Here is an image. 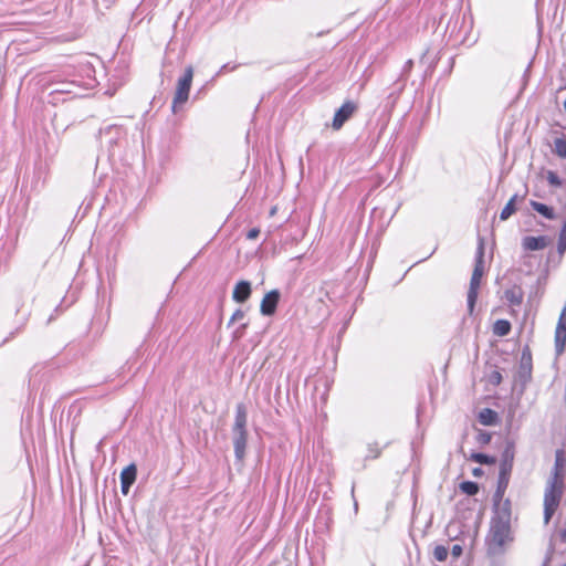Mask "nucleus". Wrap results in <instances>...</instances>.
I'll return each instance as SVG.
<instances>
[{"instance_id":"f257e3e1","label":"nucleus","mask_w":566,"mask_h":566,"mask_svg":"<svg viewBox=\"0 0 566 566\" xmlns=\"http://www.w3.org/2000/svg\"><path fill=\"white\" fill-rule=\"evenodd\" d=\"M512 541L511 526L507 521L493 520L488 535L486 544L491 554H500L504 546Z\"/></svg>"},{"instance_id":"f03ea898","label":"nucleus","mask_w":566,"mask_h":566,"mask_svg":"<svg viewBox=\"0 0 566 566\" xmlns=\"http://www.w3.org/2000/svg\"><path fill=\"white\" fill-rule=\"evenodd\" d=\"M564 492V484L558 482H547L544 491V523L547 525L556 513Z\"/></svg>"},{"instance_id":"7ed1b4c3","label":"nucleus","mask_w":566,"mask_h":566,"mask_svg":"<svg viewBox=\"0 0 566 566\" xmlns=\"http://www.w3.org/2000/svg\"><path fill=\"white\" fill-rule=\"evenodd\" d=\"M99 140L102 146L107 148L109 155L114 156L117 148L126 143V132L122 126L108 125L99 130Z\"/></svg>"},{"instance_id":"20e7f679","label":"nucleus","mask_w":566,"mask_h":566,"mask_svg":"<svg viewBox=\"0 0 566 566\" xmlns=\"http://www.w3.org/2000/svg\"><path fill=\"white\" fill-rule=\"evenodd\" d=\"M484 272V261H483V247L479 248L476 262L472 272V276L470 280V287L468 291V308L469 313L472 314L474 311V306L478 300L479 290L481 285V280Z\"/></svg>"},{"instance_id":"39448f33","label":"nucleus","mask_w":566,"mask_h":566,"mask_svg":"<svg viewBox=\"0 0 566 566\" xmlns=\"http://www.w3.org/2000/svg\"><path fill=\"white\" fill-rule=\"evenodd\" d=\"M193 77L192 66H187L184 75L178 80L171 109L174 113L177 112L178 107L184 105L189 98V92Z\"/></svg>"},{"instance_id":"423d86ee","label":"nucleus","mask_w":566,"mask_h":566,"mask_svg":"<svg viewBox=\"0 0 566 566\" xmlns=\"http://www.w3.org/2000/svg\"><path fill=\"white\" fill-rule=\"evenodd\" d=\"M358 111V104L354 101H346L334 114L332 127L339 130L344 124Z\"/></svg>"},{"instance_id":"0eeeda50","label":"nucleus","mask_w":566,"mask_h":566,"mask_svg":"<svg viewBox=\"0 0 566 566\" xmlns=\"http://www.w3.org/2000/svg\"><path fill=\"white\" fill-rule=\"evenodd\" d=\"M279 301L280 292L277 290L268 292L261 301L260 312L265 316H272L276 312Z\"/></svg>"},{"instance_id":"6e6552de","label":"nucleus","mask_w":566,"mask_h":566,"mask_svg":"<svg viewBox=\"0 0 566 566\" xmlns=\"http://www.w3.org/2000/svg\"><path fill=\"white\" fill-rule=\"evenodd\" d=\"M566 345V311L563 310L555 329V347L559 355L564 352Z\"/></svg>"},{"instance_id":"1a4fd4ad","label":"nucleus","mask_w":566,"mask_h":566,"mask_svg":"<svg viewBox=\"0 0 566 566\" xmlns=\"http://www.w3.org/2000/svg\"><path fill=\"white\" fill-rule=\"evenodd\" d=\"M137 478V468L134 463L127 465L120 472V490L124 495L129 493L132 485L135 483Z\"/></svg>"},{"instance_id":"9d476101","label":"nucleus","mask_w":566,"mask_h":566,"mask_svg":"<svg viewBox=\"0 0 566 566\" xmlns=\"http://www.w3.org/2000/svg\"><path fill=\"white\" fill-rule=\"evenodd\" d=\"M565 451L563 449H558L555 452V463L553 469V475L551 478V482H558L564 484V467H565Z\"/></svg>"},{"instance_id":"9b49d317","label":"nucleus","mask_w":566,"mask_h":566,"mask_svg":"<svg viewBox=\"0 0 566 566\" xmlns=\"http://www.w3.org/2000/svg\"><path fill=\"white\" fill-rule=\"evenodd\" d=\"M512 471V462H503L500 469L496 495L502 497L507 489L510 474Z\"/></svg>"},{"instance_id":"f8f14e48","label":"nucleus","mask_w":566,"mask_h":566,"mask_svg":"<svg viewBox=\"0 0 566 566\" xmlns=\"http://www.w3.org/2000/svg\"><path fill=\"white\" fill-rule=\"evenodd\" d=\"M234 436L248 434L247 431V410L243 405L237 406L235 419L233 423Z\"/></svg>"},{"instance_id":"ddd939ff","label":"nucleus","mask_w":566,"mask_h":566,"mask_svg":"<svg viewBox=\"0 0 566 566\" xmlns=\"http://www.w3.org/2000/svg\"><path fill=\"white\" fill-rule=\"evenodd\" d=\"M251 295V285L248 281H240L235 284L232 297L238 303L245 302Z\"/></svg>"},{"instance_id":"4468645a","label":"nucleus","mask_w":566,"mask_h":566,"mask_svg":"<svg viewBox=\"0 0 566 566\" xmlns=\"http://www.w3.org/2000/svg\"><path fill=\"white\" fill-rule=\"evenodd\" d=\"M504 297L510 305L518 306L523 302L524 293L521 286L514 285L504 292Z\"/></svg>"},{"instance_id":"2eb2a0df","label":"nucleus","mask_w":566,"mask_h":566,"mask_svg":"<svg viewBox=\"0 0 566 566\" xmlns=\"http://www.w3.org/2000/svg\"><path fill=\"white\" fill-rule=\"evenodd\" d=\"M545 237H525L522 245L527 251L543 250L546 247Z\"/></svg>"},{"instance_id":"dca6fc26","label":"nucleus","mask_w":566,"mask_h":566,"mask_svg":"<svg viewBox=\"0 0 566 566\" xmlns=\"http://www.w3.org/2000/svg\"><path fill=\"white\" fill-rule=\"evenodd\" d=\"M78 87V85L74 82V81H71V82H63V83H60V86L57 88H54L50 95L55 98L56 95H60V94H66V95H75L76 92L75 90Z\"/></svg>"},{"instance_id":"f3484780","label":"nucleus","mask_w":566,"mask_h":566,"mask_svg":"<svg viewBox=\"0 0 566 566\" xmlns=\"http://www.w3.org/2000/svg\"><path fill=\"white\" fill-rule=\"evenodd\" d=\"M497 413L490 408H484L479 413V422L484 426H493L497 422Z\"/></svg>"},{"instance_id":"a211bd4d","label":"nucleus","mask_w":566,"mask_h":566,"mask_svg":"<svg viewBox=\"0 0 566 566\" xmlns=\"http://www.w3.org/2000/svg\"><path fill=\"white\" fill-rule=\"evenodd\" d=\"M511 323L507 319H497L493 324V334L503 337L510 334L511 332Z\"/></svg>"},{"instance_id":"6ab92c4d","label":"nucleus","mask_w":566,"mask_h":566,"mask_svg":"<svg viewBox=\"0 0 566 566\" xmlns=\"http://www.w3.org/2000/svg\"><path fill=\"white\" fill-rule=\"evenodd\" d=\"M247 441H248V434L234 436L233 444H234V451H235L237 458H239V459L243 458L244 452H245Z\"/></svg>"},{"instance_id":"aec40b11","label":"nucleus","mask_w":566,"mask_h":566,"mask_svg":"<svg viewBox=\"0 0 566 566\" xmlns=\"http://www.w3.org/2000/svg\"><path fill=\"white\" fill-rule=\"evenodd\" d=\"M531 205L535 211H537L539 214H542L546 219L552 220L555 218L554 211L551 207H548L542 202H537V201H532Z\"/></svg>"},{"instance_id":"412c9836","label":"nucleus","mask_w":566,"mask_h":566,"mask_svg":"<svg viewBox=\"0 0 566 566\" xmlns=\"http://www.w3.org/2000/svg\"><path fill=\"white\" fill-rule=\"evenodd\" d=\"M470 460L480 464H494L496 462V459L494 457L484 453H472L470 455Z\"/></svg>"},{"instance_id":"4be33fe9","label":"nucleus","mask_w":566,"mask_h":566,"mask_svg":"<svg viewBox=\"0 0 566 566\" xmlns=\"http://www.w3.org/2000/svg\"><path fill=\"white\" fill-rule=\"evenodd\" d=\"M554 153L562 158H566V138L558 137L554 140Z\"/></svg>"},{"instance_id":"5701e85b","label":"nucleus","mask_w":566,"mask_h":566,"mask_svg":"<svg viewBox=\"0 0 566 566\" xmlns=\"http://www.w3.org/2000/svg\"><path fill=\"white\" fill-rule=\"evenodd\" d=\"M380 454H381V448L377 442L367 444L366 459L375 460V459L379 458Z\"/></svg>"},{"instance_id":"b1692460","label":"nucleus","mask_w":566,"mask_h":566,"mask_svg":"<svg viewBox=\"0 0 566 566\" xmlns=\"http://www.w3.org/2000/svg\"><path fill=\"white\" fill-rule=\"evenodd\" d=\"M460 490L467 495H475L479 492V485L472 481H464L460 483Z\"/></svg>"},{"instance_id":"393cba45","label":"nucleus","mask_w":566,"mask_h":566,"mask_svg":"<svg viewBox=\"0 0 566 566\" xmlns=\"http://www.w3.org/2000/svg\"><path fill=\"white\" fill-rule=\"evenodd\" d=\"M515 197L511 198L505 207L502 209L500 218L501 220L509 219L515 212Z\"/></svg>"},{"instance_id":"a878e982","label":"nucleus","mask_w":566,"mask_h":566,"mask_svg":"<svg viewBox=\"0 0 566 566\" xmlns=\"http://www.w3.org/2000/svg\"><path fill=\"white\" fill-rule=\"evenodd\" d=\"M449 549L443 545H437L433 549V556L438 562H444L448 557Z\"/></svg>"},{"instance_id":"bb28decb","label":"nucleus","mask_w":566,"mask_h":566,"mask_svg":"<svg viewBox=\"0 0 566 566\" xmlns=\"http://www.w3.org/2000/svg\"><path fill=\"white\" fill-rule=\"evenodd\" d=\"M566 250V219L562 227L559 238H558V251L563 253Z\"/></svg>"},{"instance_id":"cd10ccee","label":"nucleus","mask_w":566,"mask_h":566,"mask_svg":"<svg viewBox=\"0 0 566 566\" xmlns=\"http://www.w3.org/2000/svg\"><path fill=\"white\" fill-rule=\"evenodd\" d=\"M502 379V374L499 370H493L488 377L489 382L493 386H499Z\"/></svg>"},{"instance_id":"c85d7f7f","label":"nucleus","mask_w":566,"mask_h":566,"mask_svg":"<svg viewBox=\"0 0 566 566\" xmlns=\"http://www.w3.org/2000/svg\"><path fill=\"white\" fill-rule=\"evenodd\" d=\"M245 316L244 312L242 310H237L234 311V313L232 314L231 318H230V323H234L237 321H241L243 319Z\"/></svg>"},{"instance_id":"c756f323","label":"nucleus","mask_w":566,"mask_h":566,"mask_svg":"<svg viewBox=\"0 0 566 566\" xmlns=\"http://www.w3.org/2000/svg\"><path fill=\"white\" fill-rule=\"evenodd\" d=\"M259 234H260V229L253 228V229L248 231L247 239L248 240H255L259 237Z\"/></svg>"},{"instance_id":"7c9ffc66","label":"nucleus","mask_w":566,"mask_h":566,"mask_svg":"<svg viewBox=\"0 0 566 566\" xmlns=\"http://www.w3.org/2000/svg\"><path fill=\"white\" fill-rule=\"evenodd\" d=\"M451 554L453 557L458 558L461 556L462 554V547L460 545H453L452 546V549H451Z\"/></svg>"},{"instance_id":"2f4dec72","label":"nucleus","mask_w":566,"mask_h":566,"mask_svg":"<svg viewBox=\"0 0 566 566\" xmlns=\"http://www.w3.org/2000/svg\"><path fill=\"white\" fill-rule=\"evenodd\" d=\"M472 473L475 476H480L482 474V470L480 468H475V469H473Z\"/></svg>"},{"instance_id":"473e14b6","label":"nucleus","mask_w":566,"mask_h":566,"mask_svg":"<svg viewBox=\"0 0 566 566\" xmlns=\"http://www.w3.org/2000/svg\"><path fill=\"white\" fill-rule=\"evenodd\" d=\"M526 356H527V359L531 361L532 356H531V353L528 350H527V353L525 350L523 352L522 359H525Z\"/></svg>"},{"instance_id":"72a5a7b5","label":"nucleus","mask_w":566,"mask_h":566,"mask_svg":"<svg viewBox=\"0 0 566 566\" xmlns=\"http://www.w3.org/2000/svg\"><path fill=\"white\" fill-rule=\"evenodd\" d=\"M551 184L554 185V186H558L560 185V180L559 179H555V178H552L549 179Z\"/></svg>"},{"instance_id":"f704fd0d","label":"nucleus","mask_w":566,"mask_h":566,"mask_svg":"<svg viewBox=\"0 0 566 566\" xmlns=\"http://www.w3.org/2000/svg\"><path fill=\"white\" fill-rule=\"evenodd\" d=\"M562 541L566 543V530L560 534Z\"/></svg>"},{"instance_id":"c9c22d12","label":"nucleus","mask_w":566,"mask_h":566,"mask_svg":"<svg viewBox=\"0 0 566 566\" xmlns=\"http://www.w3.org/2000/svg\"><path fill=\"white\" fill-rule=\"evenodd\" d=\"M547 177L553 178V177H556V176L554 175V172L548 171Z\"/></svg>"},{"instance_id":"e433bc0d","label":"nucleus","mask_w":566,"mask_h":566,"mask_svg":"<svg viewBox=\"0 0 566 566\" xmlns=\"http://www.w3.org/2000/svg\"><path fill=\"white\" fill-rule=\"evenodd\" d=\"M274 213H275V208H273V209L271 210V216H273Z\"/></svg>"},{"instance_id":"4c0bfd02","label":"nucleus","mask_w":566,"mask_h":566,"mask_svg":"<svg viewBox=\"0 0 566 566\" xmlns=\"http://www.w3.org/2000/svg\"><path fill=\"white\" fill-rule=\"evenodd\" d=\"M564 109L566 112V99L564 101Z\"/></svg>"},{"instance_id":"58836bf2","label":"nucleus","mask_w":566,"mask_h":566,"mask_svg":"<svg viewBox=\"0 0 566 566\" xmlns=\"http://www.w3.org/2000/svg\"><path fill=\"white\" fill-rule=\"evenodd\" d=\"M563 566H566V564H565V565H563Z\"/></svg>"}]
</instances>
